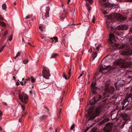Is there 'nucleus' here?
<instances>
[{"instance_id":"obj_1","label":"nucleus","mask_w":132,"mask_h":132,"mask_svg":"<svg viewBox=\"0 0 132 132\" xmlns=\"http://www.w3.org/2000/svg\"><path fill=\"white\" fill-rule=\"evenodd\" d=\"M109 39L108 40L109 43L112 44V46L113 49L116 50L118 49L123 48H125L126 46V49L127 50L126 51H123L120 53L121 55H131L132 51L129 50V47L128 45H126L125 44L121 45L117 43L113 44L111 39L115 40V37L114 35L112 34H110L109 35Z\"/></svg>"},{"instance_id":"obj_2","label":"nucleus","mask_w":132,"mask_h":132,"mask_svg":"<svg viewBox=\"0 0 132 132\" xmlns=\"http://www.w3.org/2000/svg\"><path fill=\"white\" fill-rule=\"evenodd\" d=\"M114 64L115 65H120L121 68H130L132 65L131 62H126L125 59L123 58L118 59L114 62Z\"/></svg>"},{"instance_id":"obj_3","label":"nucleus","mask_w":132,"mask_h":132,"mask_svg":"<svg viewBox=\"0 0 132 132\" xmlns=\"http://www.w3.org/2000/svg\"><path fill=\"white\" fill-rule=\"evenodd\" d=\"M107 17L108 19V20H111L114 18H116L118 20L120 21L125 20L126 19V17H123L121 14H112L107 16Z\"/></svg>"},{"instance_id":"obj_4","label":"nucleus","mask_w":132,"mask_h":132,"mask_svg":"<svg viewBox=\"0 0 132 132\" xmlns=\"http://www.w3.org/2000/svg\"><path fill=\"white\" fill-rule=\"evenodd\" d=\"M19 99L21 102L26 104L28 101V97L27 95L23 93H20L19 95Z\"/></svg>"},{"instance_id":"obj_5","label":"nucleus","mask_w":132,"mask_h":132,"mask_svg":"<svg viewBox=\"0 0 132 132\" xmlns=\"http://www.w3.org/2000/svg\"><path fill=\"white\" fill-rule=\"evenodd\" d=\"M101 98V96L98 95L96 96L95 98L93 97L90 101V105H93L96 103L97 101L100 100Z\"/></svg>"},{"instance_id":"obj_6","label":"nucleus","mask_w":132,"mask_h":132,"mask_svg":"<svg viewBox=\"0 0 132 132\" xmlns=\"http://www.w3.org/2000/svg\"><path fill=\"white\" fill-rule=\"evenodd\" d=\"M112 127V123H108L104 129V132H110Z\"/></svg>"},{"instance_id":"obj_7","label":"nucleus","mask_w":132,"mask_h":132,"mask_svg":"<svg viewBox=\"0 0 132 132\" xmlns=\"http://www.w3.org/2000/svg\"><path fill=\"white\" fill-rule=\"evenodd\" d=\"M108 29L110 31H112V29H113V26L112 25V22H111V20H107L106 21Z\"/></svg>"},{"instance_id":"obj_8","label":"nucleus","mask_w":132,"mask_h":132,"mask_svg":"<svg viewBox=\"0 0 132 132\" xmlns=\"http://www.w3.org/2000/svg\"><path fill=\"white\" fill-rule=\"evenodd\" d=\"M96 83L95 82H93L90 85V87L92 92L94 94L96 93L95 90L98 89V88L96 86Z\"/></svg>"},{"instance_id":"obj_9","label":"nucleus","mask_w":132,"mask_h":132,"mask_svg":"<svg viewBox=\"0 0 132 132\" xmlns=\"http://www.w3.org/2000/svg\"><path fill=\"white\" fill-rule=\"evenodd\" d=\"M43 77L46 79H48L50 76L48 71L45 69H44L43 71Z\"/></svg>"},{"instance_id":"obj_10","label":"nucleus","mask_w":132,"mask_h":132,"mask_svg":"<svg viewBox=\"0 0 132 132\" xmlns=\"http://www.w3.org/2000/svg\"><path fill=\"white\" fill-rule=\"evenodd\" d=\"M93 114V112L89 111L88 112L87 114L86 115V116L87 118L89 117H90L89 119V120H93L96 117Z\"/></svg>"},{"instance_id":"obj_11","label":"nucleus","mask_w":132,"mask_h":132,"mask_svg":"<svg viewBox=\"0 0 132 132\" xmlns=\"http://www.w3.org/2000/svg\"><path fill=\"white\" fill-rule=\"evenodd\" d=\"M110 66L108 65L106 66L105 65H103L102 64H100L99 65L100 70H99V72H101L102 71L105 70L107 69L110 68Z\"/></svg>"},{"instance_id":"obj_12","label":"nucleus","mask_w":132,"mask_h":132,"mask_svg":"<svg viewBox=\"0 0 132 132\" xmlns=\"http://www.w3.org/2000/svg\"><path fill=\"white\" fill-rule=\"evenodd\" d=\"M127 26L125 24L120 25L117 27L116 28V30H127Z\"/></svg>"},{"instance_id":"obj_13","label":"nucleus","mask_w":132,"mask_h":132,"mask_svg":"<svg viewBox=\"0 0 132 132\" xmlns=\"http://www.w3.org/2000/svg\"><path fill=\"white\" fill-rule=\"evenodd\" d=\"M105 91H106L110 93L111 94L113 93L114 91V89L113 87L111 86L110 87H107L105 88ZM106 92H105L104 94H105Z\"/></svg>"},{"instance_id":"obj_14","label":"nucleus","mask_w":132,"mask_h":132,"mask_svg":"<svg viewBox=\"0 0 132 132\" xmlns=\"http://www.w3.org/2000/svg\"><path fill=\"white\" fill-rule=\"evenodd\" d=\"M50 42L52 43H54V40L55 43H56L58 42V38L56 37H54L53 38H50Z\"/></svg>"},{"instance_id":"obj_15","label":"nucleus","mask_w":132,"mask_h":132,"mask_svg":"<svg viewBox=\"0 0 132 132\" xmlns=\"http://www.w3.org/2000/svg\"><path fill=\"white\" fill-rule=\"evenodd\" d=\"M27 80H25L23 78L22 79V81L21 82L20 81V84H21L22 85H24L27 82Z\"/></svg>"},{"instance_id":"obj_16","label":"nucleus","mask_w":132,"mask_h":132,"mask_svg":"<svg viewBox=\"0 0 132 132\" xmlns=\"http://www.w3.org/2000/svg\"><path fill=\"white\" fill-rule=\"evenodd\" d=\"M59 57V54L56 53H53L52 54L51 58H55Z\"/></svg>"},{"instance_id":"obj_17","label":"nucleus","mask_w":132,"mask_h":132,"mask_svg":"<svg viewBox=\"0 0 132 132\" xmlns=\"http://www.w3.org/2000/svg\"><path fill=\"white\" fill-rule=\"evenodd\" d=\"M107 120L106 119H104L102 121L100 122L99 123L98 125H102L104 124L105 123L107 122Z\"/></svg>"},{"instance_id":"obj_18","label":"nucleus","mask_w":132,"mask_h":132,"mask_svg":"<svg viewBox=\"0 0 132 132\" xmlns=\"http://www.w3.org/2000/svg\"><path fill=\"white\" fill-rule=\"evenodd\" d=\"M121 116L124 119H125L128 116V115L126 113H124L122 114Z\"/></svg>"},{"instance_id":"obj_19","label":"nucleus","mask_w":132,"mask_h":132,"mask_svg":"<svg viewBox=\"0 0 132 132\" xmlns=\"http://www.w3.org/2000/svg\"><path fill=\"white\" fill-rule=\"evenodd\" d=\"M31 96H35V92L32 90L29 92Z\"/></svg>"},{"instance_id":"obj_20","label":"nucleus","mask_w":132,"mask_h":132,"mask_svg":"<svg viewBox=\"0 0 132 132\" xmlns=\"http://www.w3.org/2000/svg\"><path fill=\"white\" fill-rule=\"evenodd\" d=\"M0 24L3 27H4L6 26V24L4 21H0Z\"/></svg>"},{"instance_id":"obj_21","label":"nucleus","mask_w":132,"mask_h":132,"mask_svg":"<svg viewBox=\"0 0 132 132\" xmlns=\"http://www.w3.org/2000/svg\"><path fill=\"white\" fill-rule=\"evenodd\" d=\"M89 74H85V78L86 80H88L89 79Z\"/></svg>"},{"instance_id":"obj_22","label":"nucleus","mask_w":132,"mask_h":132,"mask_svg":"<svg viewBox=\"0 0 132 132\" xmlns=\"http://www.w3.org/2000/svg\"><path fill=\"white\" fill-rule=\"evenodd\" d=\"M22 60L23 63L25 64L27 63L28 62V61L27 59H25L24 58H23Z\"/></svg>"},{"instance_id":"obj_23","label":"nucleus","mask_w":132,"mask_h":132,"mask_svg":"<svg viewBox=\"0 0 132 132\" xmlns=\"http://www.w3.org/2000/svg\"><path fill=\"white\" fill-rule=\"evenodd\" d=\"M45 16L46 18L49 16V12L48 11H46V12L45 14Z\"/></svg>"},{"instance_id":"obj_24","label":"nucleus","mask_w":132,"mask_h":132,"mask_svg":"<svg viewBox=\"0 0 132 132\" xmlns=\"http://www.w3.org/2000/svg\"><path fill=\"white\" fill-rule=\"evenodd\" d=\"M21 108H22V109L23 110V113H24V110L25 108V106L24 105L21 104Z\"/></svg>"},{"instance_id":"obj_25","label":"nucleus","mask_w":132,"mask_h":132,"mask_svg":"<svg viewBox=\"0 0 132 132\" xmlns=\"http://www.w3.org/2000/svg\"><path fill=\"white\" fill-rule=\"evenodd\" d=\"M71 69H70V70H69V71L68 72V79H69V78L70 77V76H71Z\"/></svg>"},{"instance_id":"obj_26","label":"nucleus","mask_w":132,"mask_h":132,"mask_svg":"<svg viewBox=\"0 0 132 132\" xmlns=\"http://www.w3.org/2000/svg\"><path fill=\"white\" fill-rule=\"evenodd\" d=\"M3 9L5 10H6V5L5 4H4L2 5Z\"/></svg>"},{"instance_id":"obj_27","label":"nucleus","mask_w":132,"mask_h":132,"mask_svg":"<svg viewBox=\"0 0 132 132\" xmlns=\"http://www.w3.org/2000/svg\"><path fill=\"white\" fill-rule=\"evenodd\" d=\"M31 82H35V79L33 77H31Z\"/></svg>"},{"instance_id":"obj_28","label":"nucleus","mask_w":132,"mask_h":132,"mask_svg":"<svg viewBox=\"0 0 132 132\" xmlns=\"http://www.w3.org/2000/svg\"><path fill=\"white\" fill-rule=\"evenodd\" d=\"M11 115L12 116L17 117V116L16 115L15 112L14 111L11 114Z\"/></svg>"},{"instance_id":"obj_29","label":"nucleus","mask_w":132,"mask_h":132,"mask_svg":"<svg viewBox=\"0 0 132 132\" xmlns=\"http://www.w3.org/2000/svg\"><path fill=\"white\" fill-rule=\"evenodd\" d=\"M21 54H20V52H18L16 54L15 58H17L18 57H19Z\"/></svg>"},{"instance_id":"obj_30","label":"nucleus","mask_w":132,"mask_h":132,"mask_svg":"<svg viewBox=\"0 0 132 132\" xmlns=\"http://www.w3.org/2000/svg\"><path fill=\"white\" fill-rule=\"evenodd\" d=\"M75 126V125L73 124L70 127V129L71 130H72L74 128Z\"/></svg>"},{"instance_id":"obj_31","label":"nucleus","mask_w":132,"mask_h":132,"mask_svg":"<svg viewBox=\"0 0 132 132\" xmlns=\"http://www.w3.org/2000/svg\"><path fill=\"white\" fill-rule=\"evenodd\" d=\"M5 47V46L4 45L1 47V48L0 49V53H1L3 51V49Z\"/></svg>"},{"instance_id":"obj_32","label":"nucleus","mask_w":132,"mask_h":132,"mask_svg":"<svg viewBox=\"0 0 132 132\" xmlns=\"http://www.w3.org/2000/svg\"><path fill=\"white\" fill-rule=\"evenodd\" d=\"M107 5L106 4H104L102 5V7L103 8H105L107 7Z\"/></svg>"},{"instance_id":"obj_33","label":"nucleus","mask_w":132,"mask_h":132,"mask_svg":"<svg viewBox=\"0 0 132 132\" xmlns=\"http://www.w3.org/2000/svg\"><path fill=\"white\" fill-rule=\"evenodd\" d=\"M12 37H13L12 35V34L10 36V37L9 39V40H10V41H11L12 40Z\"/></svg>"},{"instance_id":"obj_34","label":"nucleus","mask_w":132,"mask_h":132,"mask_svg":"<svg viewBox=\"0 0 132 132\" xmlns=\"http://www.w3.org/2000/svg\"><path fill=\"white\" fill-rule=\"evenodd\" d=\"M63 77L65 79H67V76H66L65 75V74L64 73L63 74Z\"/></svg>"},{"instance_id":"obj_35","label":"nucleus","mask_w":132,"mask_h":132,"mask_svg":"<svg viewBox=\"0 0 132 132\" xmlns=\"http://www.w3.org/2000/svg\"><path fill=\"white\" fill-rule=\"evenodd\" d=\"M95 17L94 16H93L92 19V22L93 23H94L95 22Z\"/></svg>"},{"instance_id":"obj_36","label":"nucleus","mask_w":132,"mask_h":132,"mask_svg":"<svg viewBox=\"0 0 132 132\" xmlns=\"http://www.w3.org/2000/svg\"><path fill=\"white\" fill-rule=\"evenodd\" d=\"M97 53H94L93 54V56L94 58H95L97 56Z\"/></svg>"},{"instance_id":"obj_37","label":"nucleus","mask_w":132,"mask_h":132,"mask_svg":"<svg viewBox=\"0 0 132 132\" xmlns=\"http://www.w3.org/2000/svg\"><path fill=\"white\" fill-rule=\"evenodd\" d=\"M116 68L114 67H112V68H111L110 69V70H115V69H116Z\"/></svg>"},{"instance_id":"obj_38","label":"nucleus","mask_w":132,"mask_h":132,"mask_svg":"<svg viewBox=\"0 0 132 132\" xmlns=\"http://www.w3.org/2000/svg\"><path fill=\"white\" fill-rule=\"evenodd\" d=\"M8 32L7 31H5L4 34V36H6Z\"/></svg>"},{"instance_id":"obj_39","label":"nucleus","mask_w":132,"mask_h":132,"mask_svg":"<svg viewBox=\"0 0 132 132\" xmlns=\"http://www.w3.org/2000/svg\"><path fill=\"white\" fill-rule=\"evenodd\" d=\"M39 29L42 32L43 31V28L42 27V26H40L39 27Z\"/></svg>"},{"instance_id":"obj_40","label":"nucleus","mask_w":132,"mask_h":132,"mask_svg":"<svg viewBox=\"0 0 132 132\" xmlns=\"http://www.w3.org/2000/svg\"><path fill=\"white\" fill-rule=\"evenodd\" d=\"M30 18V17L29 16H26V18H24L23 19V20H25L26 19H28Z\"/></svg>"},{"instance_id":"obj_41","label":"nucleus","mask_w":132,"mask_h":132,"mask_svg":"<svg viewBox=\"0 0 132 132\" xmlns=\"http://www.w3.org/2000/svg\"><path fill=\"white\" fill-rule=\"evenodd\" d=\"M83 75V72H82V73H81V74H80V76H79V77H78V79H79V78H80V77H81V76H82V75Z\"/></svg>"},{"instance_id":"obj_42","label":"nucleus","mask_w":132,"mask_h":132,"mask_svg":"<svg viewBox=\"0 0 132 132\" xmlns=\"http://www.w3.org/2000/svg\"><path fill=\"white\" fill-rule=\"evenodd\" d=\"M92 49L91 48H90L88 51V52H90V53L91 52H92Z\"/></svg>"},{"instance_id":"obj_43","label":"nucleus","mask_w":132,"mask_h":132,"mask_svg":"<svg viewBox=\"0 0 132 132\" xmlns=\"http://www.w3.org/2000/svg\"><path fill=\"white\" fill-rule=\"evenodd\" d=\"M89 128H87L85 130L84 132H86L87 131H88L89 130Z\"/></svg>"},{"instance_id":"obj_44","label":"nucleus","mask_w":132,"mask_h":132,"mask_svg":"<svg viewBox=\"0 0 132 132\" xmlns=\"http://www.w3.org/2000/svg\"><path fill=\"white\" fill-rule=\"evenodd\" d=\"M86 1L90 3H91L92 1V0H86Z\"/></svg>"},{"instance_id":"obj_45","label":"nucleus","mask_w":132,"mask_h":132,"mask_svg":"<svg viewBox=\"0 0 132 132\" xmlns=\"http://www.w3.org/2000/svg\"><path fill=\"white\" fill-rule=\"evenodd\" d=\"M2 115V111L0 110V116H1Z\"/></svg>"},{"instance_id":"obj_46","label":"nucleus","mask_w":132,"mask_h":132,"mask_svg":"<svg viewBox=\"0 0 132 132\" xmlns=\"http://www.w3.org/2000/svg\"><path fill=\"white\" fill-rule=\"evenodd\" d=\"M47 40V39H44V43L46 44H47V43H46V41Z\"/></svg>"},{"instance_id":"obj_47","label":"nucleus","mask_w":132,"mask_h":132,"mask_svg":"<svg viewBox=\"0 0 132 132\" xmlns=\"http://www.w3.org/2000/svg\"><path fill=\"white\" fill-rule=\"evenodd\" d=\"M88 10H89V12H90V11L91 10V7H88Z\"/></svg>"},{"instance_id":"obj_48","label":"nucleus","mask_w":132,"mask_h":132,"mask_svg":"<svg viewBox=\"0 0 132 132\" xmlns=\"http://www.w3.org/2000/svg\"><path fill=\"white\" fill-rule=\"evenodd\" d=\"M86 6H87V8H88V6H89V4L88 3H86Z\"/></svg>"},{"instance_id":"obj_49","label":"nucleus","mask_w":132,"mask_h":132,"mask_svg":"<svg viewBox=\"0 0 132 132\" xmlns=\"http://www.w3.org/2000/svg\"><path fill=\"white\" fill-rule=\"evenodd\" d=\"M100 46V45H98L96 47V49L98 50H99V47Z\"/></svg>"},{"instance_id":"obj_50","label":"nucleus","mask_w":132,"mask_h":132,"mask_svg":"<svg viewBox=\"0 0 132 132\" xmlns=\"http://www.w3.org/2000/svg\"><path fill=\"white\" fill-rule=\"evenodd\" d=\"M108 13V12H107V11H105L104 12V14H106Z\"/></svg>"},{"instance_id":"obj_51","label":"nucleus","mask_w":132,"mask_h":132,"mask_svg":"<svg viewBox=\"0 0 132 132\" xmlns=\"http://www.w3.org/2000/svg\"><path fill=\"white\" fill-rule=\"evenodd\" d=\"M70 0H68V3L69 4L70 2Z\"/></svg>"},{"instance_id":"obj_52","label":"nucleus","mask_w":132,"mask_h":132,"mask_svg":"<svg viewBox=\"0 0 132 132\" xmlns=\"http://www.w3.org/2000/svg\"><path fill=\"white\" fill-rule=\"evenodd\" d=\"M117 35L119 36H120V34L118 33H117Z\"/></svg>"},{"instance_id":"obj_53","label":"nucleus","mask_w":132,"mask_h":132,"mask_svg":"<svg viewBox=\"0 0 132 132\" xmlns=\"http://www.w3.org/2000/svg\"><path fill=\"white\" fill-rule=\"evenodd\" d=\"M131 95H129L128 96V98H130V97H131Z\"/></svg>"},{"instance_id":"obj_54","label":"nucleus","mask_w":132,"mask_h":132,"mask_svg":"<svg viewBox=\"0 0 132 132\" xmlns=\"http://www.w3.org/2000/svg\"><path fill=\"white\" fill-rule=\"evenodd\" d=\"M60 115V112H59V113L57 114V116L59 117Z\"/></svg>"},{"instance_id":"obj_55","label":"nucleus","mask_w":132,"mask_h":132,"mask_svg":"<svg viewBox=\"0 0 132 132\" xmlns=\"http://www.w3.org/2000/svg\"><path fill=\"white\" fill-rule=\"evenodd\" d=\"M3 18L2 17H1L0 18V19L1 20H3Z\"/></svg>"},{"instance_id":"obj_56","label":"nucleus","mask_w":132,"mask_h":132,"mask_svg":"<svg viewBox=\"0 0 132 132\" xmlns=\"http://www.w3.org/2000/svg\"><path fill=\"white\" fill-rule=\"evenodd\" d=\"M94 58H92V59H91L90 60V61H92L94 59Z\"/></svg>"},{"instance_id":"obj_57","label":"nucleus","mask_w":132,"mask_h":132,"mask_svg":"<svg viewBox=\"0 0 132 132\" xmlns=\"http://www.w3.org/2000/svg\"><path fill=\"white\" fill-rule=\"evenodd\" d=\"M132 39L131 38H129V40L130 41Z\"/></svg>"},{"instance_id":"obj_58","label":"nucleus","mask_w":132,"mask_h":132,"mask_svg":"<svg viewBox=\"0 0 132 132\" xmlns=\"http://www.w3.org/2000/svg\"><path fill=\"white\" fill-rule=\"evenodd\" d=\"M128 1L132 2V0H128Z\"/></svg>"},{"instance_id":"obj_59","label":"nucleus","mask_w":132,"mask_h":132,"mask_svg":"<svg viewBox=\"0 0 132 132\" xmlns=\"http://www.w3.org/2000/svg\"><path fill=\"white\" fill-rule=\"evenodd\" d=\"M61 20H63V19H64V18H62V17H61Z\"/></svg>"},{"instance_id":"obj_60","label":"nucleus","mask_w":132,"mask_h":132,"mask_svg":"<svg viewBox=\"0 0 132 132\" xmlns=\"http://www.w3.org/2000/svg\"><path fill=\"white\" fill-rule=\"evenodd\" d=\"M19 121L20 122H21V119H20L19 120Z\"/></svg>"},{"instance_id":"obj_61","label":"nucleus","mask_w":132,"mask_h":132,"mask_svg":"<svg viewBox=\"0 0 132 132\" xmlns=\"http://www.w3.org/2000/svg\"><path fill=\"white\" fill-rule=\"evenodd\" d=\"M105 59H106V58H104V59H103V60H102V61H105Z\"/></svg>"},{"instance_id":"obj_62","label":"nucleus","mask_w":132,"mask_h":132,"mask_svg":"<svg viewBox=\"0 0 132 132\" xmlns=\"http://www.w3.org/2000/svg\"><path fill=\"white\" fill-rule=\"evenodd\" d=\"M130 30L131 31V33H132V28H131L130 29Z\"/></svg>"},{"instance_id":"obj_63","label":"nucleus","mask_w":132,"mask_h":132,"mask_svg":"<svg viewBox=\"0 0 132 132\" xmlns=\"http://www.w3.org/2000/svg\"><path fill=\"white\" fill-rule=\"evenodd\" d=\"M47 9H48V11L50 10V8L49 7H47Z\"/></svg>"},{"instance_id":"obj_64","label":"nucleus","mask_w":132,"mask_h":132,"mask_svg":"<svg viewBox=\"0 0 132 132\" xmlns=\"http://www.w3.org/2000/svg\"><path fill=\"white\" fill-rule=\"evenodd\" d=\"M22 40L23 41V42H24V39L23 38H22Z\"/></svg>"}]
</instances>
